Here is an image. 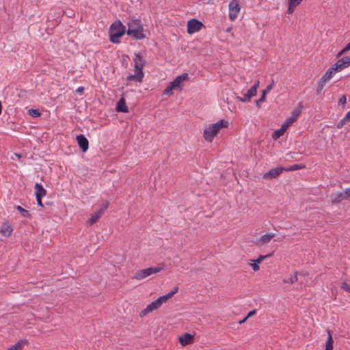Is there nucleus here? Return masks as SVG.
<instances>
[{
    "label": "nucleus",
    "instance_id": "obj_9",
    "mask_svg": "<svg viewBox=\"0 0 350 350\" xmlns=\"http://www.w3.org/2000/svg\"><path fill=\"white\" fill-rule=\"evenodd\" d=\"M240 12V6L237 1L233 0L229 3V16L230 20H234Z\"/></svg>",
    "mask_w": 350,
    "mask_h": 350
},
{
    "label": "nucleus",
    "instance_id": "obj_10",
    "mask_svg": "<svg viewBox=\"0 0 350 350\" xmlns=\"http://www.w3.org/2000/svg\"><path fill=\"white\" fill-rule=\"evenodd\" d=\"M336 73L330 67L319 81V88H323L326 82L329 81Z\"/></svg>",
    "mask_w": 350,
    "mask_h": 350
},
{
    "label": "nucleus",
    "instance_id": "obj_46",
    "mask_svg": "<svg viewBox=\"0 0 350 350\" xmlns=\"http://www.w3.org/2000/svg\"><path fill=\"white\" fill-rule=\"evenodd\" d=\"M248 319V318L247 317H245L243 319H242L241 321H240L239 322V324H243L245 322H246V321Z\"/></svg>",
    "mask_w": 350,
    "mask_h": 350
},
{
    "label": "nucleus",
    "instance_id": "obj_3",
    "mask_svg": "<svg viewBox=\"0 0 350 350\" xmlns=\"http://www.w3.org/2000/svg\"><path fill=\"white\" fill-rule=\"evenodd\" d=\"M189 79V77L187 73H183L178 76L166 87L163 91V94L170 96L173 94L174 90L181 91L184 85V82L188 81Z\"/></svg>",
    "mask_w": 350,
    "mask_h": 350
},
{
    "label": "nucleus",
    "instance_id": "obj_24",
    "mask_svg": "<svg viewBox=\"0 0 350 350\" xmlns=\"http://www.w3.org/2000/svg\"><path fill=\"white\" fill-rule=\"evenodd\" d=\"M327 334H328V337H327V340L325 342V350H333L334 340L332 338V333L329 330H327Z\"/></svg>",
    "mask_w": 350,
    "mask_h": 350
},
{
    "label": "nucleus",
    "instance_id": "obj_36",
    "mask_svg": "<svg viewBox=\"0 0 350 350\" xmlns=\"http://www.w3.org/2000/svg\"><path fill=\"white\" fill-rule=\"evenodd\" d=\"M271 255L269 254V255H260L258 256V258L256 260V262L257 263H259L260 264L263 260L266 259L267 258H268L269 256H270Z\"/></svg>",
    "mask_w": 350,
    "mask_h": 350
},
{
    "label": "nucleus",
    "instance_id": "obj_50",
    "mask_svg": "<svg viewBox=\"0 0 350 350\" xmlns=\"http://www.w3.org/2000/svg\"><path fill=\"white\" fill-rule=\"evenodd\" d=\"M133 22H139V20H133Z\"/></svg>",
    "mask_w": 350,
    "mask_h": 350
},
{
    "label": "nucleus",
    "instance_id": "obj_26",
    "mask_svg": "<svg viewBox=\"0 0 350 350\" xmlns=\"http://www.w3.org/2000/svg\"><path fill=\"white\" fill-rule=\"evenodd\" d=\"M26 343V340H19L15 345L9 347L7 350H22L24 345Z\"/></svg>",
    "mask_w": 350,
    "mask_h": 350
},
{
    "label": "nucleus",
    "instance_id": "obj_42",
    "mask_svg": "<svg viewBox=\"0 0 350 350\" xmlns=\"http://www.w3.org/2000/svg\"><path fill=\"white\" fill-rule=\"evenodd\" d=\"M346 101H347V98L345 97V96H342L340 100H339V103H340L341 104H345L346 103Z\"/></svg>",
    "mask_w": 350,
    "mask_h": 350
},
{
    "label": "nucleus",
    "instance_id": "obj_28",
    "mask_svg": "<svg viewBox=\"0 0 350 350\" xmlns=\"http://www.w3.org/2000/svg\"><path fill=\"white\" fill-rule=\"evenodd\" d=\"M332 70L336 72H339L345 69L340 62L338 60L332 67Z\"/></svg>",
    "mask_w": 350,
    "mask_h": 350
},
{
    "label": "nucleus",
    "instance_id": "obj_23",
    "mask_svg": "<svg viewBox=\"0 0 350 350\" xmlns=\"http://www.w3.org/2000/svg\"><path fill=\"white\" fill-rule=\"evenodd\" d=\"M288 128V127L283 123L280 129L274 131V133H273L272 137L274 139H278L279 137H280L282 135H283L284 134V133L286 131Z\"/></svg>",
    "mask_w": 350,
    "mask_h": 350
},
{
    "label": "nucleus",
    "instance_id": "obj_39",
    "mask_svg": "<svg viewBox=\"0 0 350 350\" xmlns=\"http://www.w3.org/2000/svg\"><path fill=\"white\" fill-rule=\"evenodd\" d=\"M341 288L347 292H350V286L346 282L342 284Z\"/></svg>",
    "mask_w": 350,
    "mask_h": 350
},
{
    "label": "nucleus",
    "instance_id": "obj_8",
    "mask_svg": "<svg viewBox=\"0 0 350 350\" xmlns=\"http://www.w3.org/2000/svg\"><path fill=\"white\" fill-rule=\"evenodd\" d=\"M301 108L302 105L301 103H299V106L293 110L291 116L286 120L284 124L288 127L292 125L297 120L298 117L301 114Z\"/></svg>",
    "mask_w": 350,
    "mask_h": 350
},
{
    "label": "nucleus",
    "instance_id": "obj_5",
    "mask_svg": "<svg viewBox=\"0 0 350 350\" xmlns=\"http://www.w3.org/2000/svg\"><path fill=\"white\" fill-rule=\"evenodd\" d=\"M126 27L122 23H111L109 29L110 41L114 44L120 42V38L125 34Z\"/></svg>",
    "mask_w": 350,
    "mask_h": 350
},
{
    "label": "nucleus",
    "instance_id": "obj_16",
    "mask_svg": "<svg viewBox=\"0 0 350 350\" xmlns=\"http://www.w3.org/2000/svg\"><path fill=\"white\" fill-rule=\"evenodd\" d=\"M203 27V23H187V32L193 34L198 32Z\"/></svg>",
    "mask_w": 350,
    "mask_h": 350
},
{
    "label": "nucleus",
    "instance_id": "obj_6",
    "mask_svg": "<svg viewBox=\"0 0 350 350\" xmlns=\"http://www.w3.org/2000/svg\"><path fill=\"white\" fill-rule=\"evenodd\" d=\"M127 34L135 39L140 40L145 37L143 27L139 23H129Z\"/></svg>",
    "mask_w": 350,
    "mask_h": 350
},
{
    "label": "nucleus",
    "instance_id": "obj_11",
    "mask_svg": "<svg viewBox=\"0 0 350 350\" xmlns=\"http://www.w3.org/2000/svg\"><path fill=\"white\" fill-rule=\"evenodd\" d=\"M283 171H284V168L283 167H275L271 169L268 172L265 173L263 175L264 179H272L278 176Z\"/></svg>",
    "mask_w": 350,
    "mask_h": 350
},
{
    "label": "nucleus",
    "instance_id": "obj_17",
    "mask_svg": "<svg viewBox=\"0 0 350 350\" xmlns=\"http://www.w3.org/2000/svg\"><path fill=\"white\" fill-rule=\"evenodd\" d=\"M12 230V227L9 223H4L1 227L0 232L3 237H8L11 235Z\"/></svg>",
    "mask_w": 350,
    "mask_h": 350
},
{
    "label": "nucleus",
    "instance_id": "obj_33",
    "mask_svg": "<svg viewBox=\"0 0 350 350\" xmlns=\"http://www.w3.org/2000/svg\"><path fill=\"white\" fill-rule=\"evenodd\" d=\"M304 167L298 164L291 165L288 168H284V171H295L303 168Z\"/></svg>",
    "mask_w": 350,
    "mask_h": 350
},
{
    "label": "nucleus",
    "instance_id": "obj_49",
    "mask_svg": "<svg viewBox=\"0 0 350 350\" xmlns=\"http://www.w3.org/2000/svg\"><path fill=\"white\" fill-rule=\"evenodd\" d=\"M230 31V27L227 28L226 31L229 32Z\"/></svg>",
    "mask_w": 350,
    "mask_h": 350
},
{
    "label": "nucleus",
    "instance_id": "obj_18",
    "mask_svg": "<svg viewBox=\"0 0 350 350\" xmlns=\"http://www.w3.org/2000/svg\"><path fill=\"white\" fill-rule=\"evenodd\" d=\"M333 202H340L341 200H347V196L345 195V190L343 192H338L336 193H332L331 196Z\"/></svg>",
    "mask_w": 350,
    "mask_h": 350
},
{
    "label": "nucleus",
    "instance_id": "obj_14",
    "mask_svg": "<svg viewBox=\"0 0 350 350\" xmlns=\"http://www.w3.org/2000/svg\"><path fill=\"white\" fill-rule=\"evenodd\" d=\"M275 237L274 233H267L262 235L260 239L257 241L256 244L261 246L267 244L271 241V240Z\"/></svg>",
    "mask_w": 350,
    "mask_h": 350
},
{
    "label": "nucleus",
    "instance_id": "obj_21",
    "mask_svg": "<svg viewBox=\"0 0 350 350\" xmlns=\"http://www.w3.org/2000/svg\"><path fill=\"white\" fill-rule=\"evenodd\" d=\"M116 109L118 111L120 112L127 113L129 111L124 98H122L118 102Z\"/></svg>",
    "mask_w": 350,
    "mask_h": 350
},
{
    "label": "nucleus",
    "instance_id": "obj_48",
    "mask_svg": "<svg viewBox=\"0 0 350 350\" xmlns=\"http://www.w3.org/2000/svg\"><path fill=\"white\" fill-rule=\"evenodd\" d=\"M264 101H259V99L256 100V105L259 106L260 103H263Z\"/></svg>",
    "mask_w": 350,
    "mask_h": 350
},
{
    "label": "nucleus",
    "instance_id": "obj_1",
    "mask_svg": "<svg viewBox=\"0 0 350 350\" xmlns=\"http://www.w3.org/2000/svg\"><path fill=\"white\" fill-rule=\"evenodd\" d=\"M178 291V287L174 286L168 293L158 297L156 300L149 304L144 310L140 311L139 315L141 318L146 317L149 313L159 309L163 304L166 303Z\"/></svg>",
    "mask_w": 350,
    "mask_h": 350
},
{
    "label": "nucleus",
    "instance_id": "obj_20",
    "mask_svg": "<svg viewBox=\"0 0 350 350\" xmlns=\"http://www.w3.org/2000/svg\"><path fill=\"white\" fill-rule=\"evenodd\" d=\"M103 215V211L99 210L92 213L91 217L88 221V225L92 226L97 222Z\"/></svg>",
    "mask_w": 350,
    "mask_h": 350
},
{
    "label": "nucleus",
    "instance_id": "obj_47",
    "mask_svg": "<svg viewBox=\"0 0 350 350\" xmlns=\"http://www.w3.org/2000/svg\"><path fill=\"white\" fill-rule=\"evenodd\" d=\"M188 22H200V21L196 18H192V19H190L189 21H188Z\"/></svg>",
    "mask_w": 350,
    "mask_h": 350
},
{
    "label": "nucleus",
    "instance_id": "obj_22",
    "mask_svg": "<svg viewBox=\"0 0 350 350\" xmlns=\"http://www.w3.org/2000/svg\"><path fill=\"white\" fill-rule=\"evenodd\" d=\"M303 0H288V14H292L295 8L299 5Z\"/></svg>",
    "mask_w": 350,
    "mask_h": 350
},
{
    "label": "nucleus",
    "instance_id": "obj_45",
    "mask_svg": "<svg viewBox=\"0 0 350 350\" xmlns=\"http://www.w3.org/2000/svg\"><path fill=\"white\" fill-rule=\"evenodd\" d=\"M345 190V195L347 196V198H350V187L346 188Z\"/></svg>",
    "mask_w": 350,
    "mask_h": 350
},
{
    "label": "nucleus",
    "instance_id": "obj_34",
    "mask_svg": "<svg viewBox=\"0 0 350 350\" xmlns=\"http://www.w3.org/2000/svg\"><path fill=\"white\" fill-rule=\"evenodd\" d=\"M349 50H350V42L345 47H344L340 52H338V53L337 54V57H338L342 56L343 54H345Z\"/></svg>",
    "mask_w": 350,
    "mask_h": 350
},
{
    "label": "nucleus",
    "instance_id": "obj_38",
    "mask_svg": "<svg viewBox=\"0 0 350 350\" xmlns=\"http://www.w3.org/2000/svg\"><path fill=\"white\" fill-rule=\"evenodd\" d=\"M109 206V202L107 201H105L102 205V207L99 209V211H103V214L105 213V211L107 209Z\"/></svg>",
    "mask_w": 350,
    "mask_h": 350
},
{
    "label": "nucleus",
    "instance_id": "obj_44",
    "mask_svg": "<svg viewBox=\"0 0 350 350\" xmlns=\"http://www.w3.org/2000/svg\"><path fill=\"white\" fill-rule=\"evenodd\" d=\"M344 118L345 119V120H347L348 122H350V111H348L345 116L344 117Z\"/></svg>",
    "mask_w": 350,
    "mask_h": 350
},
{
    "label": "nucleus",
    "instance_id": "obj_29",
    "mask_svg": "<svg viewBox=\"0 0 350 350\" xmlns=\"http://www.w3.org/2000/svg\"><path fill=\"white\" fill-rule=\"evenodd\" d=\"M345 68L350 66V55L338 59Z\"/></svg>",
    "mask_w": 350,
    "mask_h": 350
},
{
    "label": "nucleus",
    "instance_id": "obj_40",
    "mask_svg": "<svg viewBox=\"0 0 350 350\" xmlns=\"http://www.w3.org/2000/svg\"><path fill=\"white\" fill-rule=\"evenodd\" d=\"M36 198V201H37V204H38V205L39 206H40V207H43V206H44V205H43V204H42V198H39V197H38V198Z\"/></svg>",
    "mask_w": 350,
    "mask_h": 350
},
{
    "label": "nucleus",
    "instance_id": "obj_43",
    "mask_svg": "<svg viewBox=\"0 0 350 350\" xmlns=\"http://www.w3.org/2000/svg\"><path fill=\"white\" fill-rule=\"evenodd\" d=\"M256 313V310H253L252 311H250L247 315L246 316L247 318H250V317L254 315Z\"/></svg>",
    "mask_w": 350,
    "mask_h": 350
},
{
    "label": "nucleus",
    "instance_id": "obj_15",
    "mask_svg": "<svg viewBox=\"0 0 350 350\" xmlns=\"http://www.w3.org/2000/svg\"><path fill=\"white\" fill-rule=\"evenodd\" d=\"M163 269H164L163 265H159L157 267H148V268L144 269V270L145 271V273H146V275L147 278L151 275L157 274V273H159Z\"/></svg>",
    "mask_w": 350,
    "mask_h": 350
},
{
    "label": "nucleus",
    "instance_id": "obj_30",
    "mask_svg": "<svg viewBox=\"0 0 350 350\" xmlns=\"http://www.w3.org/2000/svg\"><path fill=\"white\" fill-rule=\"evenodd\" d=\"M16 208L21 213V216H23L24 217H30V214H29V211L25 210L21 206H16Z\"/></svg>",
    "mask_w": 350,
    "mask_h": 350
},
{
    "label": "nucleus",
    "instance_id": "obj_32",
    "mask_svg": "<svg viewBox=\"0 0 350 350\" xmlns=\"http://www.w3.org/2000/svg\"><path fill=\"white\" fill-rule=\"evenodd\" d=\"M28 114L34 118H37L40 116V113L38 111V110L34 109H29Z\"/></svg>",
    "mask_w": 350,
    "mask_h": 350
},
{
    "label": "nucleus",
    "instance_id": "obj_27",
    "mask_svg": "<svg viewBox=\"0 0 350 350\" xmlns=\"http://www.w3.org/2000/svg\"><path fill=\"white\" fill-rule=\"evenodd\" d=\"M146 278L145 271L143 269H140L137 271L135 275L133 277V279L137 280H142Z\"/></svg>",
    "mask_w": 350,
    "mask_h": 350
},
{
    "label": "nucleus",
    "instance_id": "obj_41",
    "mask_svg": "<svg viewBox=\"0 0 350 350\" xmlns=\"http://www.w3.org/2000/svg\"><path fill=\"white\" fill-rule=\"evenodd\" d=\"M83 91H84V88L83 87H79L77 90H76V92L80 94H82L83 93Z\"/></svg>",
    "mask_w": 350,
    "mask_h": 350
},
{
    "label": "nucleus",
    "instance_id": "obj_25",
    "mask_svg": "<svg viewBox=\"0 0 350 350\" xmlns=\"http://www.w3.org/2000/svg\"><path fill=\"white\" fill-rule=\"evenodd\" d=\"M274 81L272 80L271 83L267 86V88L262 91V96L259 98V101H265L266 94L269 93L273 88Z\"/></svg>",
    "mask_w": 350,
    "mask_h": 350
},
{
    "label": "nucleus",
    "instance_id": "obj_31",
    "mask_svg": "<svg viewBox=\"0 0 350 350\" xmlns=\"http://www.w3.org/2000/svg\"><path fill=\"white\" fill-rule=\"evenodd\" d=\"M248 264L252 267L254 271H258L260 270L259 263L256 262V260H250Z\"/></svg>",
    "mask_w": 350,
    "mask_h": 350
},
{
    "label": "nucleus",
    "instance_id": "obj_13",
    "mask_svg": "<svg viewBox=\"0 0 350 350\" xmlns=\"http://www.w3.org/2000/svg\"><path fill=\"white\" fill-rule=\"evenodd\" d=\"M77 142L83 152L88 150L89 142L83 135H77Z\"/></svg>",
    "mask_w": 350,
    "mask_h": 350
},
{
    "label": "nucleus",
    "instance_id": "obj_19",
    "mask_svg": "<svg viewBox=\"0 0 350 350\" xmlns=\"http://www.w3.org/2000/svg\"><path fill=\"white\" fill-rule=\"evenodd\" d=\"M36 198H42L46 196V191L43 188L41 184L36 183L34 186Z\"/></svg>",
    "mask_w": 350,
    "mask_h": 350
},
{
    "label": "nucleus",
    "instance_id": "obj_12",
    "mask_svg": "<svg viewBox=\"0 0 350 350\" xmlns=\"http://www.w3.org/2000/svg\"><path fill=\"white\" fill-rule=\"evenodd\" d=\"M179 342L183 347L191 345L193 342L194 336L189 333H185L178 338Z\"/></svg>",
    "mask_w": 350,
    "mask_h": 350
},
{
    "label": "nucleus",
    "instance_id": "obj_2",
    "mask_svg": "<svg viewBox=\"0 0 350 350\" xmlns=\"http://www.w3.org/2000/svg\"><path fill=\"white\" fill-rule=\"evenodd\" d=\"M228 126V122L226 120H220L217 122L208 125L204 129L203 132V136L204 139L211 143L213 141L215 137L217 135L219 131L222 129L227 128Z\"/></svg>",
    "mask_w": 350,
    "mask_h": 350
},
{
    "label": "nucleus",
    "instance_id": "obj_4",
    "mask_svg": "<svg viewBox=\"0 0 350 350\" xmlns=\"http://www.w3.org/2000/svg\"><path fill=\"white\" fill-rule=\"evenodd\" d=\"M133 61L135 63V74L128 76L127 80H136L141 82L144 78L143 68L144 66V61L139 54H135Z\"/></svg>",
    "mask_w": 350,
    "mask_h": 350
},
{
    "label": "nucleus",
    "instance_id": "obj_37",
    "mask_svg": "<svg viewBox=\"0 0 350 350\" xmlns=\"http://www.w3.org/2000/svg\"><path fill=\"white\" fill-rule=\"evenodd\" d=\"M348 122L345 120V119L343 118L342 120H340L338 124L336 127L338 129H341L345 124H347Z\"/></svg>",
    "mask_w": 350,
    "mask_h": 350
},
{
    "label": "nucleus",
    "instance_id": "obj_35",
    "mask_svg": "<svg viewBox=\"0 0 350 350\" xmlns=\"http://www.w3.org/2000/svg\"><path fill=\"white\" fill-rule=\"evenodd\" d=\"M297 280V275L295 274L291 276L288 280H284V282L293 284Z\"/></svg>",
    "mask_w": 350,
    "mask_h": 350
},
{
    "label": "nucleus",
    "instance_id": "obj_7",
    "mask_svg": "<svg viewBox=\"0 0 350 350\" xmlns=\"http://www.w3.org/2000/svg\"><path fill=\"white\" fill-rule=\"evenodd\" d=\"M259 85V81H256L254 85L248 90L247 92L245 94L243 97L237 96V99L243 103L250 101L251 98L256 95Z\"/></svg>",
    "mask_w": 350,
    "mask_h": 350
}]
</instances>
